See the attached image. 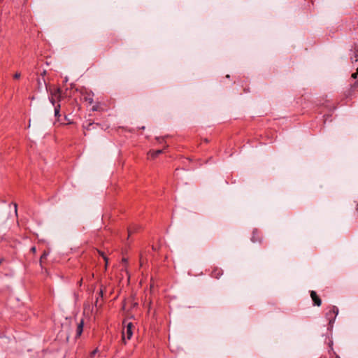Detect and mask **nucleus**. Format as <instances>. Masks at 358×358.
<instances>
[{
    "mask_svg": "<svg viewBox=\"0 0 358 358\" xmlns=\"http://www.w3.org/2000/svg\"><path fill=\"white\" fill-rule=\"evenodd\" d=\"M350 59L352 62H357L358 61V47L355 48L352 53L350 54Z\"/></svg>",
    "mask_w": 358,
    "mask_h": 358,
    "instance_id": "obj_4",
    "label": "nucleus"
},
{
    "mask_svg": "<svg viewBox=\"0 0 358 358\" xmlns=\"http://www.w3.org/2000/svg\"><path fill=\"white\" fill-rule=\"evenodd\" d=\"M83 331V322L80 321V322L78 324L77 329H76V338H78L81 336Z\"/></svg>",
    "mask_w": 358,
    "mask_h": 358,
    "instance_id": "obj_6",
    "label": "nucleus"
},
{
    "mask_svg": "<svg viewBox=\"0 0 358 358\" xmlns=\"http://www.w3.org/2000/svg\"><path fill=\"white\" fill-rule=\"evenodd\" d=\"M212 276L215 278H219L222 275V271L219 268H215L212 271Z\"/></svg>",
    "mask_w": 358,
    "mask_h": 358,
    "instance_id": "obj_7",
    "label": "nucleus"
},
{
    "mask_svg": "<svg viewBox=\"0 0 358 358\" xmlns=\"http://www.w3.org/2000/svg\"><path fill=\"white\" fill-rule=\"evenodd\" d=\"M103 290L102 289H100V292H99V295L101 296H103Z\"/></svg>",
    "mask_w": 358,
    "mask_h": 358,
    "instance_id": "obj_15",
    "label": "nucleus"
},
{
    "mask_svg": "<svg viewBox=\"0 0 358 358\" xmlns=\"http://www.w3.org/2000/svg\"><path fill=\"white\" fill-rule=\"evenodd\" d=\"M31 250L33 252H34L36 251V248H35V247H32V248H31Z\"/></svg>",
    "mask_w": 358,
    "mask_h": 358,
    "instance_id": "obj_16",
    "label": "nucleus"
},
{
    "mask_svg": "<svg viewBox=\"0 0 358 358\" xmlns=\"http://www.w3.org/2000/svg\"><path fill=\"white\" fill-rule=\"evenodd\" d=\"M55 116L57 118V121H59V117L61 116V115H60V105L59 104H57L55 107Z\"/></svg>",
    "mask_w": 358,
    "mask_h": 358,
    "instance_id": "obj_8",
    "label": "nucleus"
},
{
    "mask_svg": "<svg viewBox=\"0 0 358 358\" xmlns=\"http://www.w3.org/2000/svg\"><path fill=\"white\" fill-rule=\"evenodd\" d=\"M85 100L87 101L90 103L93 102V98L90 96L85 97Z\"/></svg>",
    "mask_w": 358,
    "mask_h": 358,
    "instance_id": "obj_9",
    "label": "nucleus"
},
{
    "mask_svg": "<svg viewBox=\"0 0 358 358\" xmlns=\"http://www.w3.org/2000/svg\"><path fill=\"white\" fill-rule=\"evenodd\" d=\"M162 152V150H150L148 155L149 157L154 159V158L157 157Z\"/></svg>",
    "mask_w": 358,
    "mask_h": 358,
    "instance_id": "obj_5",
    "label": "nucleus"
},
{
    "mask_svg": "<svg viewBox=\"0 0 358 358\" xmlns=\"http://www.w3.org/2000/svg\"><path fill=\"white\" fill-rule=\"evenodd\" d=\"M310 296L314 302L315 306H320L321 305L322 301L315 291L310 292Z\"/></svg>",
    "mask_w": 358,
    "mask_h": 358,
    "instance_id": "obj_3",
    "label": "nucleus"
},
{
    "mask_svg": "<svg viewBox=\"0 0 358 358\" xmlns=\"http://www.w3.org/2000/svg\"><path fill=\"white\" fill-rule=\"evenodd\" d=\"M1 263V260H0V264Z\"/></svg>",
    "mask_w": 358,
    "mask_h": 358,
    "instance_id": "obj_18",
    "label": "nucleus"
},
{
    "mask_svg": "<svg viewBox=\"0 0 358 358\" xmlns=\"http://www.w3.org/2000/svg\"><path fill=\"white\" fill-rule=\"evenodd\" d=\"M92 110H93L94 111L97 110V107H96V106H93Z\"/></svg>",
    "mask_w": 358,
    "mask_h": 358,
    "instance_id": "obj_17",
    "label": "nucleus"
},
{
    "mask_svg": "<svg viewBox=\"0 0 358 358\" xmlns=\"http://www.w3.org/2000/svg\"><path fill=\"white\" fill-rule=\"evenodd\" d=\"M357 75H358V68H357V72L352 74V77L353 78H356Z\"/></svg>",
    "mask_w": 358,
    "mask_h": 358,
    "instance_id": "obj_13",
    "label": "nucleus"
},
{
    "mask_svg": "<svg viewBox=\"0 0 358 358\" xmlns=\"http://www.w3.org/2000/svg\"><path fill=\"white\" fill-rule=\"evenodd\" d=\"M99 253L103 257V259L106 261V263L107 264L108 263V259L107 257L105 256L104 253L103 252H101L100 251H99Z\"/></svg>",
    "mask_w": 358,
    "mask_h": 358,
    "instance_id": "obj_10",
    "label": "nucleus"
},
{
    "mask_svg": "<svg viewBox=\"0 0 358 358\" xmlns=\"http://www.w3.org/2000/svg\"><path fill=\"white\" fill-rule=\"evenodd\" d=\"M13 208L15 213L17 214V205H16V203L13 204Z\"/></svg>",
    "mask_w": 358,
    "mask_h": 358,
    "instance_id": "obj_14",
    "label": "nucleus"
},
{
    "mask_svg": "<svg viewBox=\"0 0 358 358\" xmlns=\"http://www.w3.org/2000/svg\"><path fill=\"white\" fill-rule=\"evenodd\" d=\"M357 207H358V203H357Z\"/></svg>",
    "mask_w": 358,
    "mask_h": 358,
    "instance_id": "obj_19",
    "label": "nucleus"
},
{
    "mask_svg": "<svg viewBox=\"0 0 358 358\" xmlns=\"http://www.w3.org/2000/svg\"><path fill=\"white\" fill-rule=\"evenodd\" d=\"M133 232H134V230H133L132 227H129V229H128L129 236H130Z\"/></svg>",
    "mask_w": 358,
    "mask_h": 358,
    "instance_id": "obj_12",
    "label": "nucleus"
},
{
    "mask_svg": "<svg viewBox=\"0 0 358 358\" xmlns=\"http://www.w3.org/2000/svg\"><path fill=\"white\" fill-rule=\"evenodd\" d=\"M20 76H21V73H16L14 75V78H15V79H18V78H20Z\"/></svg>",
    "mask_w": 358,
    "mask_h": 358,
    "instance_id": "obj_11",
    "label": "nucleus"
},
{
    "mask_svg": "<svg viewBox=\"0 0 358 358\" xmlns=\"http://www.w3.org/2000/svg\"><path fill=\"white\" fill-rule=\"evenodd\" d=\"M338 313V309L336 306L330 307L329 310L326 313V318L329 321V325H331L334 322Z\"/></svg>",
    "mask_w": 358,
    "mask_h": 358,
    "instance_id": "obj_1",
    "label": "nucleus"
},
{
    "mask_svg": "<svg viewBox=\"0 0 358 358\" xmlns=\"http://www.w3.org/2000/svg\"><path fill=\"white\" fill-rule=\"evenodd\" d=\"M132 324L131 322L128 323L125 327V329L122 331V339L129 340L132 336Z\"/></svg>",
    "mask_w": 358,
    "mask_h": 358,
    "instance_id": "obj_2",
    "label": "nucleus"
}]
</instances>
